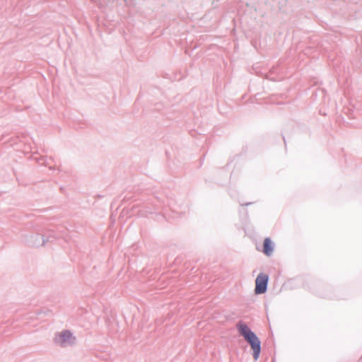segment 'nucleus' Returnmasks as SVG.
<instances>
[{
	"mask_svg": "<svg viewBox=\"0 0 362 362\" xmlns=\"http://www.w3.org/2000/svg\"><path fill=\"white\" fill-rule=\"evenodd\" d=\"M23 241L33 247H40L45 244L46 240L39 233H23L21 235ZM48 241V240H47Z\"/></svg>",
	"mask_w": 362,
	"mask_h": 362,
	"instance_id": "nucleus-3",
	"label": "nucleus"
},
{
	"mask_svg": "<svg viewBox=\"0 0 362 362\" xmlns=\"http://www.w3.org/2000/svg\"><path fill=\"white\" fill-rule=\"evenodd\" d=\"M53 340L55 344L62 348H66L75 345L76 338L70 330L64 329L57 332Z\"/></svg>",
	"mask_w": 362,
	"mask_h": 362,
	"instance_id": "nucleus-2",
	"label": "nucleus"
},
{
	"mask_svg": "<svg viewBox=\"0 0 362 362\" xmlns=\"http://www.w3.org/2000/svg\"><path fill=\"white\" fill-rule=\"evenodd\" d=\"M237 329L240 334L243 337L245 340L250 345L253 351V358L257 360L261 351V341L250 328L243 321H239L236 325Z\"/></svg>",
	"mask_w": 362,
	"mask_h": 362,
	"instance_id": "nucleus-1",
	"label": "nucleus"
},
{
	"mask_svg": "<svg viewBox=\"0 0 362 362\" xmlns=\"http://www.w3.org/2000/svg\"><path fill=\"white\" fill-rule=\"evenodd\" d=\"M269 276L265 274H259L255 280V293L262 294L267 291Z\"/></svg>",
	"mask_w": 362,
	"mask_h": 362,
	"instance_id": "nucleus-4",
	"label": "nucleus"
},
{
	"mask_svg": "<svg viewBox=\"0 0 362 362\" xmlns=\"http://www.w3.org/2000/svg\"><path fill=\"white\" fill-rule=\"evenodd\" d=\"M34 159H35L38 163L48 166L49 170H55L57 169V165L53 164L54 160L52 158L40 157L34 158Z\"/></svg>",
	"mask_w": 362,
	"mask_h": 362,
	"instance_id": "nucleus-5",
	"label": "nucleus"
},
{
	"mask_svg": "<svg viewBox=\"0 0 362 362\" xmlns=\"http://www.w3.org/2000/svg\"><path fill=\"white\" fill-rule=\"evenodd\" d=\"M264 253L270 256L274 252V245L269 238H266L264 240Z\"/></svg>",
	"mask_w": 362,
	"mask_h": 362,
	"instance_id": "nucleus-6",
	"label": "nucleus"
},
{
	"mask_svg": "<svg viewBox=\"0 0 362 362\" xmlns=\"http://www.w3.org/2000/svg\"><path fill=\"white\" fill-rule=\"evenodd\" d=\"M264 92H260V93H256L255 95H254V100H256V101H258L259 100H261L262 98H263L262 97V93H264Z\"/></svg>",
	"mask_w": 362,
	"mask_h": 362,
	"instance_id": "nucleus-7",
	"label": "nucleus"
},
{
	"mask_svg": "<svg viewBox=\"0 0 362 362\" xmlns=\"http://www.w3.org/2000/svg\"><path fill=\"white\" fill-rule=\"evenodd\" d=\"M139 213L141 214V216H146L147 214H151V211H138Z\"/></svg>",
	"mask_w": 362,
	"mask_h": 362,
	"instance_id": "nucleus-8",
	"label": "nucleus"
}]
</instances>
